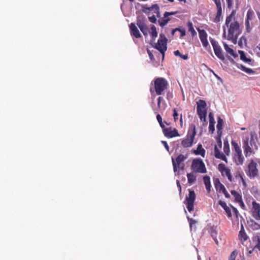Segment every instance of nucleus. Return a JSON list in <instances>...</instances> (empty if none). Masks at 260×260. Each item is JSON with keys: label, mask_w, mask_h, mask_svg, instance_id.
Here are the masks:
<instances>
[{"label": "nucleus", "mask_w": 260, "mask_h": 260, "mask_svg": "<svg viewBox=\"0 0 260 260\" xmlns=\"http://www.w3.org/2000/svg\"><path fill=\"white\" fill-rule=\"evenodd\" d=\"M235 15V11H232L231 14L226 17L225 23V25L228 28L227 39L231 40L233 43L237 42L238 36L240 33V25Z\"/></svg>", "instance_id": "obj_1"}, {"label": "nucleus", "mask_w": 260, "mask_h": 260, "mask_svg": "<svg viewBox=\"0 0 260 260\" xmlns=\"http://www.w3.org/2000/svg\"><path fill=\"white\" fill-rule=\"evenodd\" d=\"M242 147L244 150V153L246 157L255 154V151L258 149V146L252 135L251 136L250 141H249L248 137L243 140Z\"/></svg>", "instance_id": "obj_2"}, {"label": "nucleus", "mask_w": 260, "mask_h": 260, "mask_svg": "<svg viewBox=\"0 0 260 260\" xmlns=\"http://www.w3.org/2000/svg\"><path fill=\"white\" fill-rule=\"evenodd\" d=\"M232 150V159L236 165L243 164L245 158L243 155L242 149L239 144L235 141L231 142Z\"/></svg>", "instance_id": "obj_3"}, {"label": "nucleus", "mask_w": 260, "mask_h": 260, "mask_svg": "<svg viewBox=\"0 0 260 260\" xmlns=\"http://www.w3.org/2000/svg\"><path fill=\"white\" fill-rule=\"evenodd\" d=\"M196 135V126L194 125H191L188 131L186 138L182 141V146L185 148L191 147L192 145Z\"/></svg>", "instance_id": "obj_4"}, {"label": "nucleus", "mask_w": 260, "mask_h": 260, "mask_svg": "<svg viewBox=\"0 0 260 260\" xmlns=\"http://www.w3.org/2000/svg\"><path fill=\"white\" fill-rule=\"evenodd\" d=\"M167 81L162 78H158L154 81V87L156 93L157 95H160L167 88Z\"/></svg>", "instance_id": "obj_5"}, {"label": "nucleus", "mask_w": 260, "mask_h": 260, "mask_svg": "<svg viewBox=\"0 0 260 260\" xmlns=\"http://www.w3.org/2000/svg\"><path fill=\"white\" fill-rule=\"evenodd\" d=\"M191 168L194 172L200 173H206L207 172L205 165L201 159H193Z\"/></svg>", "instance_id": "obj_6"}, {"label": "nucleus", "mask_w": 260, "mask_h": 260, "mask_svg": "<svg viewBox=\"0 0 260 260\" xmlns=\"http://www.w3.org/2000/svg\"><path fill=\"white\" fill-rule=\"evenodd\" d=\"M167 39L164 34H160L159 38L157 43L155 44V48L159 50L164 57L165 52L167 50Z\"/></svg>", "instance_id": "obj_7"}, {"label": "nucleus", "mask_w": 260, "mask_h": 260, "mask_svg": "<svg viewBox=\"0 0 260 260\" xmlns=\"http://www.w3.org/2000/svg\"><path fill=\"white\" fill-rule=\"evenodd\" d=\"M196 199V194L193 190H189V194L186 196L184 203L186 205L189 212H191L194 208V202Z\"/></svg>", "instance_id": "obj_8"}, {"label": "nucleus", "mask_w": 260, "mask_h": 260, "mask_svg": "<svg viewBox=\"0 0 260 260\" xmlns=\"http://www.w3.org/2000/svg\"><path fill=\"white\" fill-rule=\"evenodd\" d=\"M247 175L250 178L254 179L258 176V170L257 169V164L253 160H251L248 166Z\"/></svg>", "instance_id": "obj_9"}, {"label": "nucleus", "mask_w": 260, "mask_h": 260, "mask_svg": "<svg viewBox=\"0 0 260 260\" xmlns=\"http://www.w3.org/2000/svg\"><path fill=\"white\" fill-rule=\"evenodd\" d=\"M210 42L213 46L215 55L219 59L223 60L224 59V56L222 53V49L218 44V43L213 39H210Z\"/></svg>", "instance_id": "obj_10"}, {"label": "nucleus", "mask_w": 260, "mask_h": 260, "mask_svg": "<svg viewBox=\"0 0 260 260\" xmlns=\"http://www.w3.org/2000/svg\"><path fill=\"white\" fill-rule=\"evenodd\" d=\"M218 168L219 171L221 172L222 176H226L228 180L231 182L233 181V177L231 170L226 167L224 164H219Z\"/></svg>", "instance_id": "obj_11"}, {"label": "nucleus", "mask_w": 260, "mask_h": 260, "mask_svg": "<svg viewBox=\"0 0 260 260\" xmlns=\"http://www.w3.org/2000/svg\"><path fill=\"white\" fill-rule=\"evenodd\" d=\"M251 213L252 217L257 220H260V204L255 201L252 202Z\"/></svg>", "instance_id": "obj_12"}, {"label": "nucleus", "mask_w": 260, "mask_h": 260, "mask_svg": "<svg viewBox=\"0 0 260 260\" xmlns=\"http://www.w3.org/2000/svg\"><path fill=\"white\" fill-rule=\"evenodd\" d=\"M197 29L199 32L200 39L203 47L207 48V47L209 46V43L207 40V33L204 29H200L199 28Z\"/></svg>", "instance_id": "obj_13"}, {"label": "nucleus", "mask_w": 260, "mask_h": 260, "mask_svg": "<svg viewBox=\"0 0 260 260\" xmlns=\"http://www.w3.org/2000/svg\"><path fill=\"white\" fill-rule=\"evenodd\" d=\"M137 24L143 35L145 36H147L148 32V28L144 20L141 19L140 18H138L137 20Z\"/></svg>", "instance_id": "obj_14"}, {"label": "nucleus", "mask_w": 260, "mask_h": 260, "mask_svg": "<svg viewBox=\"0 0 260 260\" xmlns=\"http://www.w3.org/2000/svg\"><path fill=\"white\" fill-rule=\"evenodd\" d=\"M163 133L165 136L168 138L179 136L177 131L175 128H172L171 127L164 128Z\"/></svg>", "instance_id": "obj_15"}, {"label": "nucleus", "mask_w": 260, "mask_h": 260, "mask_svg": "<svg viewBox=\"0 0 260 260\" xmlns=\"http://www.w3.org/2000/svg\"><path fill=\"white\" fill-rule=\"evenodd\" d=\"M214 154L216 158L220 159L225 161L226 163L228 162L227 158L226 157L225 155L220 151L217 145L214 146Z\"/></svg>", "instance_id": "obj_16"}, {"label": "nucleus", "mask_w": 260, "mask_h": 260, "mask_svg": "<svg viewBox=\"0 0 260 260\" xmlns=\"http://www.w3.org/2000/svg\"><path fill=\"white\" fill-rule=\"evenodd\" d=\"M176 13V12H166L164 14V17L160 18L158 20V22L160 26L163 27L165 25H166L168 22L170 21V19L168 18V17L170 15H174Z\"/></svg>", "instance_id": "obj_17"}, {"label": "nucleus", "mask_w": 260, "mask_h": 260, "mask_svg": "<svg viewBox=\"0 0 260 260\" xmlns=\"http://www.w3.org/2000/svg\"><path fill=\"white\" fill-rule=\"evenodd\" d=\"M215 185L216 189L221 191L226 198H229L230 197V195L226 191L224 186L220 183L219 180H218L217 182H216Z\"/></svg>", "instance_id": "obj_18"}, {"label": "nucleus", "mask_w": 260, "mask_h": 260, "mask_svg": "<svg viewBox=\"0 0 260 260\" xmlns=\"http://www.w3.org/2000/svg\"><path fill=\"white\" fill-rule=\"evenodd\" d=\"M129 28L131 30V34L132 35L135 36L137 38H139L141 37V35L140 32H139L138 29L137 28L136 25L132 23L129 25Z\"/></svg>", "instance_id": "obj_19"}, {"label": "nucleus", "mask_w": 260, "mask_h": 260, "mask_svg": "<svg viewBox=\"0 0 260 260\" xmlns=\"http://www.w3.org/2000/svg\"><path fill=\"white\" fill-rule=\"evenodd\" d=\"M252 241L254 248L260 251V233H257L253 237Z\"/></svg>", "instance_id": "obj_20"}, {"label": "nucleus", "mask_w": 260, "mask_h": 260, "mask_svg": "<svg viewBox=\"0 0 260 260\" xmlns=\"http://www.w3.org/2000/svg\"><path fill=\"white\" fill-rule=\"evenodd\" d=\"M198 114L201 121H206V117L207 115L206 109H197Z\"/></svg>", "instance_id": "obj_21"}, {"label": "nucleus", "mask_w": 260, "mask_h": 260, "mask_svg": "<svg viewBox=\"0 0 260 260\" xmlns=\"http://www.w3.org/2000/svg\"><path fill=\"white\" fill-rule=\"evenodd\" d=\"M203 181L207 191L209 192L211 190V186L210 177L208 176H204L203 177Z\"/></svg>", "instance_id": "obj_22"}, {"label": "nucleus", "mask_w": 260, "mask_h": 260, "mask_svg": "<svg viewBox=\"0 0 260 260\" xmlns=\"http://www.w3.org/2000/svg\"><path fill=\"white\" fill-rule=\"evenodd\" d=\"M223 124V120L220 117H218L216 128L217 129L218 135L219 136H220V135L221 134V129H222Z\"/></svg>", "instance_id": "obj_23"}, {"label": "nucleus", "mask_w": 260, "mask_h": 260, "mask_svg": "<svg viewBox=\"0 0 260 260\" xmlns=\"http://www.w3.org/2000/svg\"><path fill=\"white\" fill-rule=\"evenodd\" d=\"M194 153L196 155H201L202 156L204 157L205 155V150L202 147L201 144H199L198 146L197 149L194 150Z\"/></svg>", "instance_id": "obj_24"}, {"label": "nucleus", "mask_w": 260, "mask_h": 260, "mask_svg": "<svg viewBox=\"0 0 260 260\" xmlns=\"http://www.w3.org/2000/svg\"><path fill=\"white\" fill-rule=\"evenodd\" d=\"M210 233L213 239L214 240L216 244H218V241L217 238V232L216 229L214 228H212L210 230Z\"/></svg>", "instance_id": "obj_25"}, {"label": "nucleus", "mask_w": 260, "mask_h": 260, "mask_svg": "<svg viewBox=\"0 0 260 260\" xmlns=\"http://www.w3.org/2000/svg\"><path fill=\"white\" fill-rule=\"evenodd\" d=\"M188 182L190 184H193L196 180V176L193 173H188L187 174Z\"/></svg>", "instance_id": "obj_26"}, {"label": "nucleus", "mask_w": 260, "mask_h": 260, "mask_svg": "<svg viewBox=\"0 0 260 260\" xmlns=\"http://www.w3.org/2000/svg\"><path fill=\"white\" fill-rule=\"evenodd\" d=\"M187 158V155H184L183 154L179 155L176 159L175 162L178 165H179L181 163L184 161Z\"/></svg>", "instance_id": "obj_27"}, {"label": "nucleus", "mask_w": 260, "mask_h": 260, "mask_svg": "<svg viewBox=\"0 0 260 260\" xmlns=\"http://www.w3.org/2000/svg\"><path fill=\"white\" fill-rule=\"evenodd\" d=\"M224 48L228 54L234 56V57L237 56V55L235 54L233 49L229 47V46L225 43L224 44Z\"/></svg>", "instance_id": "obj_28"}, {"label": "nucleus", "mask_w": 260, "mask_h": 260, "mask_svg": "<svg viewBox=\"0 0 260 260\" xmlns=\"http://www.w3.org/2000/svg\"><path fill=\"white\" fill-rule=\"evenodd\" d=\"M206 106L207 104L205 101L200 100L197 102V109H206Z\"/></svg>", "instance_id": "obj_29"}, {"label": "nucleus", "mask_w": 260, "mask_h": 260, "mask_svg": "<svg viewBox=\"0 0 260 260\" xmlns=\"http://www.w3.org/2000/svg\"><path fill=\"white\" fill-rule=\"evenodd\" d=\"M154 5H152L151 7H148L147 5H143L142 6V11L146 13V14H148L150 11H153V9H154Z\"/></svg>", "instance_id": "obj_30"}, {"label": "nucleus", "mask_w": 260, "mask_h": 260, "mask_svg": "<svg viewBox=\"0 0 260 260\" xmlns=\"http://www.w3.org/2000/svg\"><path fill=\"white\" fill-rule=\"evenodd\" d=\"M187 26L188 27V31L191 32L192 36L197 35V32L194 30L192 22H188L187 23Z\"/></svg>", "instance_id": "obj_31"}, {"label": "nucleus", "mask_w": 260, "mask_h": 260, "mask_svg": "<svg viewBox=\"0 0 260 260\" xmlns=\"http://www.w3.org/2000/svg\"><path fill=\"white\" fill-rule=\"evenodd\" d=\"M231 194L232 196H234L235 198V200L238 202L239 201H241L242 200V197L235 190H232L231 191Z\"/></svg>", "instance_id": "obj_32"}, {"label": "nucleus", "mask_w": 260, "mask_h": 260, "mask_svg": "<svg viewBox=\"0 0 260 260\" xmlns=\"http://www.w3.org/2000/svg\"><path fill=\"white\" fill-rule=\"evenodd\" d=\"M223 151L226 155H229L230 153V145L228 141H224Z\"/></svg>", "instance_id": "obj_33"}, {"label": "nucleus", "mask_w": 260, "mask_h": 260, "mask_svg": "<svg viewBox=\"0 0 260 260\" xmlns=\"http://www.w3.org/2000/svg\"><path fill=\"white\" fill-rule=\"evenodd\" d=\"M254 16V12L251 9H249L248 10L247 15H246V21H248V22H250V20H251L253 17Z\"/></svg>", "instance_id": "obj_34"}, {"label": "nucleus", "mask_w": 260, "mask_h": 260, "mask_svg": "<svg viewBox=\"0 0 260 260\" xmlns=\"http://www.w3.org/2000/svg\"><path fill=\"white\" fill-rule=\"evenodd\" d=\"M239 53L240 55V58L241 60H242L243 61H245V62H250L251 61V59H249V58H247L246 56H245V54L244 52V51H239Z\"/></svg>", "instance_id": "obj_35"}, {"label": "nucleus", "mask_w": 260, "mask_h": 260, "mask_svg": "<svg viewBox=\"0 0 260 260\" xmlns=\"http://www.w3.org/2000/svg\"><path fill=\"white\" fill-rule=\"evenodd\" d=\"M222 14V8L217 9V13L215 18V21L216 22H219L220 20V18Z\"/></svg>", "instance_id": "obj_36"}, {"label": "nucleus", "mask_w": 260, "mask_h": 260, "mask_svg": "<svg viewBox=\"0 0 260 260\" xmlns=\"http://www.w3.org/2000/svg\"><path fill=\"white\" fill-rule=\"evenodd\" d=\"M150 33L152 38H156L157 37V32L156 27L154 25L151 26Z\"/></svg>", "instance_id": "obj_37"}, {"label": "nucleus", "mask_w": 260, "mask_h": 260, "mask_svg": "<svg viewBox=\"0 0 260 260\" xmlns=\"http://www.w3.org/2000/svg\"><path fill=\"white\" fill-rule=\"evenodd\" d=\"M155 9V11H154V13H156V16L158 17V18H160V16H161V15H160V12H159V7L157 5V4H154V7Z\"/></svg>", "instance_id": "obj_38"}, {"label": "nucleus", "mask_w": 260, "mask_h": 260, "mask_svg": "<svg viewBox=\"0 0 260 260\" xmlns=\"http://www.w3.org/2000/svg\"><path fill=\"white\" fill-rule=\"evenodd\" d=\"M156 118L160 127L162 128V129H164V128H165V125L164 124L162 121V118L161 116L159 114H157L156 116Z\"/></svg>", "instance_id": "obj_39"}, {"label": "nucleus", "mask_w": 260, "mask_h": 260, "mask_svg": "<svg viewBox=\"0 0 260 260\" xmlns=\"http://www.w3.org/2000/svg\"><path fill=\"white\" fill-rule=\"evenodd\" d=\"M239 237L241 240H243L244 241H246L247 239L245 233L244 231L243 232L242 230L239 232Z\"/></svg>", "instance_id": "obj_40"}, {"label": "nucleus", "mask_w": 260, "mask_h": 260, "mask_svg": "<svg viewBox=\"0 0 260 260\" xmlns=\"http://www.w3.org/2000/svg\"><path fill=\"white\" fill-rule=\"evenodd\" d=\"M214 124H215V121H209V129L210 132H211L212 133L214 132L215 131L214 128Z\"/></svg>", "instance_id": "obj_41"}, {"label": "nucleus", "mask_w": 260, "mask_h": 260, "mask_svg": "<svg viewBox=\"0 0 260 260\" xmlns=\"http://www.w3.org/2000/svg\"><path fill=\"white\" fill-rule=\"evenodd\" d=\"M246 31L248 33L250 32L252 29V26L250 25V22L248 21H245Z\"/></svg>", "instance_id": "obj_42"}, {"label": "nucleus", "mask_w": 260, "mask_h": 260, "mask_svg": "<svg viewBox=\"0 0 260 260\" xmlns=\"http://www.w3.org/2000/svg\"><path fill=\"white\" fill-rule=\"evenodd\" d=\"M237 254V251L236 250L233 251L230 256L229 260H235Z\"/></svg>", "instance_id": "obj_43"}, {"label": "nucleus", "mask_w": 260, "mask_h": 260, "mask_svg": "<svg viewBox=\"0 0 260 260\" xmlns=\"http://www.w3.org/2000/svg\"><path fill=\"white\" fill-rule=\"evenodd\" d=\"M224 210H225L228 216L229 217H232V213H231V209L230 208V207L228 206V207L224 208Z\"/></svg>", "instance_id": "obj_44"}, {"label": "nucleus", "mask_w": 260, "mask_h": 260, "mask_svg": "<svg viewBox=\"0 0 260 260\" xmlns=\"http://www.w3.org/2000/svg\"><path fill=\"white\" fill-rule=\"evenodd\" d=\"M173 117L175 121H176L178 118V113L176 109H174L173 110Z\"/></svg>", "instance_id": "obj_45"}, {"label": "nucleus", "mask_w": 260, "mask_h": 260, "mask_svg": "<svg viewBox=\"0 0 260 260\" xmlns=\"http://www.w3.org/2000/svg\"><path fill=\"white\" fill-rule=\"evenodd\" d=\"M243 71L249 74H251L254 73V71L252 69L246 67H244Z\"/></svg>", "instance_id": "obj_46"}, {"label": "nucleus", "mask_w": 260, "mask_h": 260, "mask_svg": "<svg viewBox=\"0 0 260 260\" xmlns=\"http://www.w3.org/2000/svg\"><path fill=\"white\" fill-rule=\"evenodd\" d=\"M216 4V8H222L220 0H213Z\"/></svg>", "instance_id": "obj_47"}, {"label": "nucleus", "mask_w": 260, "mask_h": 260, "mask_svg": "<svg viewBox=\"0 0 260 260\" xmlns=\"http://www.w3.org/2000/svg\"><path fill=\"white\" fill-rule=\"evenodd\" d=\"M218 204L220 205L223 208V209L228 207L226 204L221 200L219 201Z\"/></svg>", "instance_id": "obj_48"}, {"label": "nucleus", "mask_w": 260, "mask_h": 260, "mask_svg": "<svg viewBox=\"0 0 260 260\" xmlns=\"http://www.w3.org/2000/svg\"><path fill=\"white\" fill-rule=\"evenodd\" d=\"M172 164H173V170H174V171L175 172L177 171V165H178L176 163L174 158L172 157Z\"/></svg>", "instance_id": "obj_49"}, {"label": "nucleus", "mask_w": 260, "mask_h": 260, "mask_svg": "<svg viewBox=\"0 0 260 260\" xmlns=\"http://www.w3.org/2000/svg\"><path fill=\"white\" fill-rule=\"evenodd\" d=\"M149 20L152 23H156V19L154 15L148 17Z\"/></svg>", "instance_id": "obj_50"}, {"label": "nucleus", "mask_w": 260, "mask_h": 260, "mask_svg": "<svg viewBox=\"0 0 260 260\" xmlns=\"http://www.w3.org/2000/svg\"><path fill=\"white\" fill-rule=\"evenodd\" d=\"M229 8H231L233 4V0H226Z\"/></svg>", "instance_id": "obj_51"}, {"label": "nucleus", "mask_w": 260, "mask_h": 260, "mask_svg": "<svg viewBox=\"0 0 260 260\" xmlns=\"http://www.w3.org/2000/svg\"><path fill=\"white\" fill-rule=\"evenodd\" d=\"M162 144H164L165 147L166 148V150L169 152V147L166 141H161Z\"/></svg>", "instance_id": "obj_52"}, {"label": "nucleus", "mask_w": 260, "mask_h": 260, "mask_svg": "<svg viewBox=\"0 0 260 260\" xmlns=\"http://www.w3.org/2000/svg\"><path fill=\"white\" fill-rule=\"evenodd\" d=\"M178 31L180 32V34H181L180 37H183L186 34L185 30L184 29L179 28V30H178Z\"/></svg>", "instance_id": "obj_53"}, {"label": "nucleus", "mask_w": 260, "mask_h": 260, "mask_svg": "<svg viewBox=\"0 0 260 260\" xmlns=\"http://www.w3.org/2000/svg\"><path fill=\"white\" fill-rule=\"evenodd\" d=\"M187 218H188V221H189V224H190V226H191L193 224L196 223V221L194 219H193L192 218H190L188 217H187Z\"/></svg>", "instance_id": "obj_54"}, {"label": "nucleus", "mask_w": 260, "mask_h": 260, "mask_svg": "<svg viewBox=\"0 0 260 260\" xmlns=\"http://www.w3.org/2000/svg\"><path fill=\"white\" fill-rule=\"evenodd\" d=\"M209 121H214V119L213 115L212 113H210L209 114Z\"/></svg>", "instance_id": "obj_55"}, {"label": "nucleus", "mask_w": 260, "mask_h": 260, "mask_svg": "<svg viewBox=\"0 0 260 260\" xmlns=\"http://www.w3.org/2000/svg\"><path fill=\"white\" fill-rule=\"evenodd\" d=\"M254 229L255 230H258L260 229V225L258 223H256V222H254V225H253Z\"/></svg>", "instance_id": "obj_56"}, {"label": "nucleus", "mask_w": 260, "mask_h": 260, "mask_svg": "<svg viewBox=\"0 0 260 260\" xmlns=\"http://www.w3.org/2000/svg\"><path fill=\"white\" fill-rule=\"evenodd\" d=\"M231 206V207L233 209V212L236 214V216H238V211L237 209L236 208H235L233 206Z\"/></svg>", "instance_id": "obj_57"}, {"label": "nucleus", "mask_w": 260, "mask_h": 260, "mask_svg": "<svg viewBox=\"0 0 260 260\" xmlns=\"http://www.w3.org/2000/svg\"><path fill=\"white\" fill-rule=\"evenodd\" d=\"M180 57L184 60H186L188 58L187 54H184V55L181 54Z\"/></svg>", "instance_id": "obj_58"}, {"label": "nucleus", "mask_w": 260, "mask_h": 260, "mask_svg": "<svg viewBox=\"0 0 260 260\" xmlns=\"http://www.w3.org/2000/svg\"><path fill=\"white\" fill-rule=\"evenodd\" d=\"M174 54L176 56H179L180 57L181 55V54L180 53L179 50H176V51H174Z\"/></svg>", "instance_id": "obj_59"}, {"label": "nucleus", "mask_w": 260, "mask_h": 260, "mask_svg": "<svg viewBox=\"0 0 260 260\" xmlns=\"http://www.w3.org/2000/svg\"><path fill=\"white\" fill-rule=\"evenodd\" d=\"M243 41H244V43H246V39L244 37H242L240 39L239 44L240 43H242V42Z\"/></svg>", "instance_id": "obj_60"}, {"label": "nucleus", "mask_w": 260, "mask_h": 260, "mask_svg": "<svg viewBox=\"0 0 260 260\" xmlns=\"http://www.w3.org/2000/svg\"><path fill=\"white\" fill-rule=\"evenodd\" d=\"M237 67L243 71L245 67L242 64H238Z\"/></svg>", "instance_id": "obj_61"}, {"label": "nucleus", "mask_w": 260, "mask_h": 260, "mask_svg": "<svg viewBox=\"0 0 260 260\" xmlns=\"http://www.w3.org/2000/svg\"><path fill=\"white\" fill-rule=\"evenodd\" d=\"M177 186L179 188L180 192H181V187L179 181H178V180H177Z\"/></svg>", "instance_id": "obj_62"}, {"label": "nucleus", "mask_w": 260, "mask_h": 260, "mask_svg": "<svg viewBox=\"0 0 260 260\" xmlns=\"http://www.w3.org/2000/svg\"><path fill=\"white\" fill-rule=\"evenodd\" d=\"M178 30H179V28H175V29H174L172 30V36H174V34H175V32L176 31H178Z\"/></svg>", "instance_id": "obj_63"}, {"label": "nucleus", "mask_w": 260, "mask_h": 260, "mask_svg": "<svg viewBox=\"0 0 260 260\" xmlns=\"http://www.w3.org/2000/svg\"><path fill=\"white\" fill-rule=\"evenodd\" d=\"M148 53L149 54V56L150 59H152V58L153 57L152 54L150 52L149 50H148Z\"/></svg>", "instance_id": "obj_64"}]
</instances>
